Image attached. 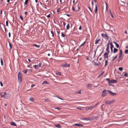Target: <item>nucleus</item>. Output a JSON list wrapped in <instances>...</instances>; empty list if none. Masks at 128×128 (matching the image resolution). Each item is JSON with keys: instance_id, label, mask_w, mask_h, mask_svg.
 <instances>
[{"instance_id": "obj_26", "label": "nucleus", "mask_w": 128, "mask_h": 128, "mask_svg": "<svg viewBox=\"0 0 128 128\" xmlns=\"http://www.w3.org/2000/svg\"><path fill=\"white\" fill-rule=\"evenodd\" d=\"M34 99L33 98H30V100L32 102L34 101Z\"/></svg>"}, {"instance_id": "obj_59", "label": "nucleus", "mask_w": 128, "mask_h": 128, "mask_svg": "<svg viewBox=\"0 0 128 128\" xmlns=\"http://www.w3.org/2000/svg\"><path fill=\"white\" fill-rule=\"evenodd\" d=\"M46 101H48V98L46 99H44Z\"/></svg>"}, {"instance_id": "obj_16", "label": "nucleus", "mask_w": 128, "mask_h": 128, "mask_svg": "<svg viewBox=\"0 0 128 128\" xmlns=\"http://www.w3.org/2000/svg\"><path fill=\"white\" fill-rule=\"evenodd\" d=\"M98 10V7L97 6L96 4L95 9L94 11L95 12L97 13Z\"/></svg>"}, {"instance_id": "obj_33", "label": "nucleus", "mask_w": 128, "mask_h": 128, "mask_svg": "<svg viewBox=\"0 0 128 128\" xmlns=\"http://www.w3.org/2000/svg\"><path fill=\"white\" fill-rule=\"evenodd\" d=\"M94 64L95 65L99 66L100 65V64H99L98 63H96V62H94Z\"/></svg>"}, {"instance_id": "obj_53", "label": "nucleus", "mask_w": 128, "mask_h": 128, "mask_svg": "<svg viewBox=\"0 0 128 128\" xmlns=\"http://www.w3.org/2000/svg\"><path fill=\"white\" fill-rule=\"evenodd\" d=\"M20 18L22 20H23V18L21 15L20 17Z\"/></svg>"}, {"instance_id": "obj_47", "label": "nucleus", "mask_w": 128, "mask_h": 128, "mask_svg": "<svg viewBox=\"0 0 128 128\" xmlns=\"http://www.w3.org/2000/svg\"><path fill=\"white\" fill-rule=\"evenodd\" d=\"M128 74V73L127 72H126L124 74V76H127Z\"/></svg>"}, {"instance_id": "obj_44", "label": "nucleus", "mask_w": 128, "mask_h": 128, "mask_svg": "<svg viewBox=\"0 0 128 128\" xmlns=\"http://www.w3.org/2000/svg\"><path fill=\"white\" fill-rule=\"evenodd\" d=\"M104 73V72H102V73L101 74H100V75L99 76H102V75Z\"/></svg>"}, {"instance_id": "obj_12", "label": "nucleus", "mask_w": 128, "mask_h": 128, "mask_svg": "<svg viewBox=\"0 0 128 128\" xmlns=\"http://www.w3.org/2000/svg\"><path fill=\"white\" fill-rule=\"evenodd\" d=\"M101 40L100 39H96L95 41V44H98L99 42Z\"/></svg>"}, {"instance_id": "obj_4", "label": "nucleus", "mask_w": 128, "mask_h": 128, "mask_svg": "<svg viewBox=\"0 0 128 128\" xmlns=\"http://www.w3.org/2000/svg\"><path fill=\"white\" fill-rule=\"evenodd\" d=\"M115 101V100H113L110 101H106V104H112Z\"/></svg>"}, {"instance_id": "obj_36", "label": "nucleus", "mask_w": 128, "mask_h": 128, "mask_svg": "<svg viewBox=\"0 0 128 128\" xmlns=\"http://www.w3.org/2000/svg\"><path fill=\"white\" fill-rule=\"evenodd\" d=\"M125 53L126 54H128V50H125Z\"/></svg>"}, {"instance_id": "obj_49", "label": "nucleus", "mask_w": 128, "mask_h": 128, "mask_svg": "<svg viewBox=\"0 0 128 128\" xmlns=\"http://www.w3.org/2000/svg\"><path fill=\"white\" fill-rule=\"evenodd\" d=\"M66 14V15L67 16H68V17H70L71 16V15L70 14Z\"/></svg>"}, {"instance_id": "obj_38", "label": "nucleus", "mask_w": 128, "mask_h": 128, "mask_svg": "<svg viewBox=\"0 0 128 128\" xmlns=\"http://www.w3.org/2000/svg\"><path fill=\"white\" fill-rule=\"evenodd\" d=\"M86 42V41H84V42L83 44H81L80 46L81 47V46H83V45H84V44Z\"/></svg>"}, {"instance_id": "obj_9", "label": "nucleus", "mask_w": 128, "mask_h": 128, "mask_svg": "<svg viewBox=\"0 0 128 128\" xmlns=\"http://www.w3.org/2000/svg\"><path fill=\"white\" fill-rule=\"evenodd\" d=\"M117 82L116 80H110V84H109V85H111L112 83H116Z\"/></svg>"}, {"instance_id": "obj_27", "label": "nucleus", "mask_w": 128, "mask_h": 128, "mask_svg": "<svg viewBox=\"0 0 128 128\" xmlns=\"http://www.w3.org/2000/svg\"><path fill=\"white\" fill-rule=\"evenodd\" d=\"M29 0H26L24 3V5H26L27 4Z\"/></svg>"}, {"instance_id": "obj_58", "label": "nucleus", "mask_w": 128, "mask_h": 128, "mask_svg": "<svg viewBox=\"0 0 128 128\" xmlns=\"http://www.w3.org/2000/svg\"><path fill=\"white\" fill-rule=\"evenodd\" d=\"M72 10L74 11H75V9L74 7H72Z\"/></svg>"}, {"instance_id": "obj_29", "label": "nucleus", "mask_w": 128, "mask_h": 128, "mask_svg": "<svg viewBox=\"0 0 128 128\" xmlns=\"http://www.w3.org/2000/svg\"><path fill=\"white\" fill-rule=\"evenodd\" d=\"M122 50H120V60L122 59Z\"/></svg>"}, {"instance_id": "obj_56", "label": "nucleus", "mask_w": 128, "mask_h": 128, "mask_svg": "<svg viewBox=\"0 0 128 128\" xmlns=\"http://www.w3.org/2000/svg\"><path fill=\"white\" fill-rule=\"evenodd\" d=\"M10 35H11V34H10V33L9 32V33H8V36H9V38L10 37Z\"/></svg>"}, {"instance_id": "obj_8", "label": "nucleus", "mask_w": 128, "mask_h": 128, "mask_svg": "<svg viewBox=\"0 0 128 128\" xmlns=\"http://www.w3.org/2000/svg\"><path fill=\"white\" fill-rule=\"evenodd\" d=\"M62 66L63 67H69L70 66V64H62Z\"/></svg>"}, {"instance_id": "obj_20", "label": "nucleus", "mask_w": 128, "mask_h": 128, "mask_svg": "<svg viewBox=\"0 0 128 128\" xmlns=\"http://www.w3.org/2000/svg\"><path fill=\"white\" fill-rule=\"evenodd\" d=\"M22 78H18V81L20 83L22 81Z\"/></svg>"}, {"instance_id": "obj_28", "label": "nucleus", "mask_w": 128, "mask_h": 128, "mask_svg": "<svg viewBox=\"0 0 128 128\" xmlns=\"http://www.w3.org/2000/svg\"><path fill=\"white\" fill-rule=\"evenodd\" d=\"M106 80L108 81V84H110V80L108 78H106Z\"/></svg>"}, {"instance_id": "obj_50", "label": "nucleus", "mask_w": 128, "mask_h": 128, "mask_svg": "<svg viewBox=\"0 0 128 128\" xmlns=\"http://www.w3.org/2000/svg\"><path fill=\"white\" fill-rule=\"evenodd\" d=\"M100 103V102H98L94 106V107L97 106L98 104Z\"/></svg>"}, {"instance_id": "obj_48", "label": "nucleus", "mask_w": 128, "mask_h": 128, "mask_svg": "<svg viewBox=\"0 0 128 128\" xmlns=\"http://www.w3.org/2000/svg\"><path fill=\"white\" fill-rule=\"evenodd\" d=\"M6 26H8V21H6Z\"/></svg>"}, {"instance_id": "obj_40", "label": "nucleus", "mask_w": 128, "mask_h": 128, "mask_svg": "<svg viewBox=\"0 0 128 128\" xmlns=\"http://www.w3.org/2000/svg\"><path fill=\"white\" fill-rule=\"evenodd\" d=\"M51 34H52V36L53 37H54V34L53 32L52 31H51Z\"/></svg>"}, {"instance_id": "obj_32", "label": "nucleus", "mask_w": 128, "mask_h": 128, "mask_svg": "<svg viewBox=\"0 0 128 128\" xmlns=\"http://www.w3.org/2000/svg\"><path fill=\"white\" fill-rule=\"evenodd\" d=\"M110 46H111V47L110 48H113L114 47V46L112 44V42H111L110 43Z\"/></svg>"}, {"instance_id": "obj_19", "label": "nucleus", "mask_w": 128, "mask_h": 128, "mask_svg": "<svg viewBox=\"0 0 128 128\" xmlns=\"http://www.w3.org/2000/svg\"><path fill=\"white\" fill-rule=\"evenodd\" d=\"M96 118V116H92V117H91L90 118V120H92L94 119H95Z\"/></svg>"}, {"instance_id": "obj_51", "label": "nucleus", "mask_w": 128, "mask_h": 128, "mask_svg": "<svg viewBox=\"0 0 128 128\" xmlns=\"http://www.w3.org/2000/svg\"><path fill=\"white\" fill-rule=\"evenodd\" d=\"M82 26H80L79 27V30H82Z\"/></svg>"}, {"instance_id": "obj_11", "label": "nucleus", "mask_w": 128, "mask_h": 128, "mask_svg": "<svg viewBox=\"0 0 128 128\" xmlns=\"http://www.w3.org/2000/svg\"><path fill=\"white\" fill-rule=\"evenodd\" d=\"M74 125L77 126L78 127H83V126L81 124H74Z\"/></svg>"}, {"instance_id": "obj_15", "label": "nucleus", "mask_w": 128, "mask_h": 128, "mask_svg": "<svg viewBox=\"0 0 128 128\" xmlns=\"http://www.w3.org/2000/svg\"><path fill=\"white\" fill-rule=\"evenodd\" d=\"M81 120H90V118H83L81 119Z\"/></svg>"}, {"instance_id": "obj_31", "label": "nucleus", "mask_w": 128, "mask_h": 128, "mask_svg": "<svg viewBox=\"0 0 128 128\" xmlns=\"http://www.w3.org/2000/svg\"><path fill=\"white\" fill-rule=\"evenodd\" d=\"M109 11L110 12V15L111 16L112 18H114V16H113L111 12V10L110 9L109 10Z\"/></svg>"}, {"instance_id": "obj_46", "label": "nucleus", "mask_w": 128, "mask_h": 128, "mask_svg": "<svg viewBox=\"0 0 128 128\" xmlns=\"http://www.w3.org/2000/svg\"><path fill=\"white\" fill-rule=\"evenodd\" d=\"M56 74H58V75H61V73L60 72H58L57 73H56Z\"/></svg>"}, {"instance_id": "obj_35", "label": "nucleus", "mask_w": 128, "mask_h": 128, "mask_svg": "<svg viewBox=\"0 0 128 128\" xmlns=\"http://www.w3.org/2000/svg\"><path fill=\"white\" fill-rule=\"evenodd\" d=\"M61 36L63 37H64L66 36L62 32L61 33Z\"/></svg>"}, {"instance_id": "obj_18", "label": "nucleus", "mask_w": 128, "mask_h": 128, "mask_svg": "<svg viewBox=\"0 0 128 128\" xmlns=\"http://www.w3.org/2000/svg\"><path fill=\"white\" fill-rule=\"evenodd\" d=\"M94 106H90L88 108V109L89 110H91L94 107Z\"/></svg>"}, {"instance_id": "obj_39", "label": "nucleus", "mask_w": 128, "mask_h": 128, "mask_svg": "<svg viewBox=\"0 0 128 128\" xmlns=\"http://www.w3.org/2000/svg\"><path fill=\"white\" fill-rule=\"evenodd\" d=\"M9 44L10 46V49H12V45L11 44L10 42H9Z\"/></svg>"}, {"instance_id": "obj_7", "label": "nucleus", "mask_w": 128, "mask_h": 128, "mask_svg": "<svg viewBox=\"0 0 128 128\" xmlns=\"http://www.w3.org/2000/svg\"><path fill=\"white\" fill-rule=\"evenodd\" d=\"M108 53H106V52H105L104 55V59H106L108 58Z\"/></svg>"}, {"instance_id": "obj_10", "label": "nucleus", "mask_w": 128, "mask_h": 128, "mask_svg": "<svg viewBox=\"0 0 128 128\" xmlns=\"http://www.w3.org/2000/svg\"><path fill=\"white\" fill-rule=\"evenodd\" d=\"M42 65V64L40 62L39 63V64L36 65V69L40 67Z\"/></svg>"}, {"instance_id": "obj_42", "label": "nucleus", "mask_w": 128, "mask_h": 128, "mask_svg": "<svg viewBox=\"0 0 128 128\" xmlns=\"http://www.w3.org/2000/svg\"><path fill=\"white\" fill-rule=\"evenodd\" d=\"M60 8H58L57 10V11L58 12H59L60 11Z\"/></svg>"}, {"instance_id": "obj_61", "label": "nucleus", "mask_w": 128, "mask_h": 128, "mask_svg": "<svg viewBox=\"0 0 128 128\" xmlns=\"http://www.w3.org/2000/svg\"><path fill=\"white\" fill-rule=\"evenodd\" d=\"M106 9L107 10H108V6H107V3H106Z\"/></svg>"}, {"instance_id": "obj_14", "label": "nucleus", "mask_w": 128, "mask_h": 128, "mask_svg": "<svg viewBox=\"0 0 128 128\" xmlns=\"http://www.w3.org/2000/svg\"><path fill=\"white\" fill-rule=\"evenodd\" d=\"M18 78H22V74L20 72H19L18 73Z\"/></svg>"}, {"instance_id": "obj_45", "label": "nucleus", "mask_w": 128, "mask_h": 128, "mask_svg": "<svg viewBox=\"0 0 128 128\" xmlns=\"http://www.w3.org/2000/svg\"><path fill=\"white\" fill-rule=\"evenodd\" d=\"M119 58H120L118 60V62H119L120 61V53H119Z\"/></svg>"}, {"instance_id": "obj_37", "label": "nucleus", "mask_w": 128, "mask_h": 128, "mask_svg": "<svg viewBox=\"0 0 128 128\" xmlns=\"http://www.w3.org/2000/svg\"><path fill=\"white\" fill-rule=\"evenodd\" d=\"M22 72L25 74H26L27 72V70H24L22 71Z\"/></svg>"}, {"instance_id": "obj_5", "label": "nucleus", "mask_w": 128, "mask_h": 128, "mask_svg": "<svg viewBox=\"0 0 128 128\" xmlns=\"http://www.w3.org/2000/svg\"><path fill=\"white\" fill-rule=\"evenodd\" d=\"M107 92L109 94H110L112 96H114L116 94V93H113L110 90H108L107 91Z\"/></svg>"}, {"instance_id": "obj_63", "label": "nucleus", "mask_w": 128, "mask_h": 128, "mask_svg": "<svg viewBox=\"0 0 128 128\" xmlns=\"http://www.w3.org/2000/svg\"><path fill=\"white\" fill-rule=\"evenodd\" d=\"M88 8H89L90 9V11H91V12H92V10H91V8H90V7H88Z\"/></svg>"}, {"instance_id": "obj_64", "label": "nucleus", "mask_w": 128, "mask_h": 128, "mask_svg": "<svg viewBox=\"0 0 128 128\" xmlns=\"http://www.w3.org/2000/svg\"><path fill=\"white\" fill-rule=\"evenodd\" d=\"M57 97H58V98H59V99H61V100H63V99H62V98H60V97H58V96H57Z\"/></svg>"}, {"instance_id": "obj_43", "label": "nucleus", "mask_w": 128, "mask_h": 128, "mask_svg": "<svg viewBox=\"0 0 128 128\" xmlns=\"http://www.w3.org/2000/svg\"><path fill=\"white\" fill-rule=\"evenodd\" d=\"M116 47L117 48H118L119 47V45L118 44H117V43H116Z\"/></svg>"}, {"instance_id": "obj_41", "label": "nucleus", "mask_w": 128, "mask_h": 128, "mask_svg": "<svg viewBox=\"0 0 128 128\" xmlns=\"http://www.w3.org/2000/svg\"><path fill=\"white\" fill-rule=\"evenodd\" d=\"M47 84V82L46 81H44L42 83V84Z\"/></svg>"}, {"instance_id": "obj_62", "label": "nucleus", "mask_w": 128, "mask_h": 128, "mask_svg": "<svg viewBox=\"0 0 128 128\" xmlns=\"http://www.w3.org/2000/svg\"><path fill=\"white\" fill-rule=\"evenodd\" d=\"M124 33H125L126 34H127V30H125V31Z\"/></svg>"}, {"instance_id": "obj_52", "label": "nucleus", "mask_w": 128, "mask_h": 128, "mask_svg": "<svg viewBox=\"0 0 128 128\" xmlns=\"http://www.w3.org/2000/svg\"><path fill=\"white\" fill-rule=\"evenodd\" d=\"M52 2V3L53 2V0H50L49 1L50 4L51 3V2Z\"/></svg>"}, {"instance_id": "obj_22", "label": "nucleus", "mask_w": 128, "mask_h": 128, "mask_svg": "<svg viewBox=\"0 0 128 128\" xmlns=\"http://www.w3.org/2000/svg\"><path fill=\"white\" fill-rule=\"evenodd\" d=\"M118 50L116 48H114V53H115L116 52H118Z\"/></svg>"}, {"instance_id": "obj_6", "label": "nucleus", "mask_w": 128, "mask_h": 128, "mask_svg": "<svg viewBox=\"0 0 128 128\" xmlns=\"http://www.w3.org/2000/svg\"><path fill=\"white\" fill-rule=\"evenodd\" d=\"M109 43H108L107 44V47L106 49V51L107 52L106 53H109L110 52V51L109 50Z\"/></svg>"}, {"instance_id": "obj_57", "label": "nucleus", "mask_w": 128, "mask_h": 128, "mask_svg": "<svg viewBox=\"0 0 128 128\" xmlns=\"http://www.w3.org/2000/svg\"><path fill=\"white\" fill-rule=\"evenodd\" d=\"M28 13V12H24V14H25V15L26 16L27 15V14Z\"/></svg>"}, {"instance_id": "obj_13", "label": "nucleus", "mask_w": 128, "mask_h": 128, "mask_svg": "<svg viewBox=\"0 0 128 128\" xmlns=\"http://www.w3.org/2000/svg\"><path fill=\"white\" fill-rule=\"evenodd\" d=\"M0 27L1 29H2V27L4 28H6L5 26L4 25V24L2 23H0Z\"/></svg>"}, {"instance_id": "obj_34", "label": "nucleus", "mask_w": 128, "mask_h": 128, "mask_svg": "<svg viewBox=\"0 0 128 128\" xmlns=\"http://www.w3.org/2000/svg\"><path fill=\"white\" fill-rule=\"evenodd\" d=\"M108 62V60H106L105 61V64L104 65V66H106L108 65V64H107V62Z\"/></svg>"}, {"instance_id": "obj_55", "label": "nucleus", "mask_w": 128, "mask_h": 128, "mask_svg": "<svg viewBox=\"0 0 128 128\" xmlns=\"http://www.w3.org/2000/svg\"><path fill=\"white\" fill-rule=\"evenodd\" d=\"M60 107L56 108H55V109H58L59 110H60Z\"/></svg>"}, {"instance_id": "obj_25", "label": "nucleus", "mask_w": 128, "mask_h": 128, "mask_svg": "<svg viewBox=\"0 0 128 128\" xmlns=\"http://www.w3.org/2000/svg\"><path fill=\"white\" fill-rule=\"evenodd\" d=\"M32 46H36V47L38 48L40 47V45H38L35 44H33Z\"/></svg>"}, {"instance_id": "obj_23", "label": "nucleus", "mask_w": 128, "mask_h": 128, "mask_svg": "<svg viewBox=\"0 0 128 128\" xmlns=\"http://www.w3.org/2000/svg\"><path fill=\"white\" fill-rule=\"evenodd\" d=\"M10 124L12 125L16 126V124L13 122H11Z\"/></svg>"}, {"instance_id": "obj_54", "label": "nucleus", "mask_w": 128, "mask_h": 128, "mask_svg": "<svg viewBox=\"0 0 128 128\" xmlns=\"http://www.w3.org/2000/svg\"><path fill=\"white\" fill-rule=\"evenodd\" d=\"M0 84L1 86H3V85L2 84V82H0Z\"/></svg>"}, {"instance_id": "obj_3", "label": "nucleus", "mask_w": 128, "mask_h": 128, "mask_svg": "<svg viewBox=\"0 0 128 128\" xmlns=\"http://www.w3.org/2000/svg\"><path fill=\"white\" fill-rule=\"evenodd\" d=\"M107 91H108V90H106V89L104 90L102 92V96L103 97L105 96L107 94L106 92Z\"/></svg>"}, {"instance_id": "obj_2", "label": "nucleus", "mask_w": 128, "mask_h": 128, "mask_svg": "<svg viewBox=\"0 0 128 128\" xmlns=\"http://www.w3.org/2000/svg\"><path fill=\"white\" fill-rule=\"evenodd\" d=\"M101 35L106 40H108L109 39L108 36L106 34L102 33Z\"/></svg>"}, {"instance_id": "obj_30", "label": "nucleus", "mask_w": 128, "mask_h": 128, "mask_svg": "<svg viewBox=\"0 0 128 128\" xmlns=\"http://www.w3.org/2000/svg\"><path fill=\"white\" fill-rule=\"evenodd\" d=\"M0 62H1V65L2 66H3V61L2 58L0 59Z\"/></svg>"}, {"instance_id": "obj_24", "label": "nucleus", "mask_w": 128, "mask_h": 128, "mask_svg": "<svg viewBox=\"0 0 128 128\" xmlns=\"http://www.w3.org/2000/svg\"><path fill=\"white\" fill-rule=\"evenodd\" d=\"M70 28V24H68L66 26V28L67 30H68Z\"/></svg>"}, {"instance_id": "obj_21", "label": "nucleus", "mask_w": 128, "mask_h": 128, "mask_svg": "<svg viewBox=\"0 0 128 128\" xmlns=\"http://www.w3.org/2000/svg\"><path fill=\"white\" fill-rule=\"evenodd\" d=\"M92 86V84H88L87 87L88 88H90Z\"/></svg>"}, {"instance_id": "obj_60", "label": "nucleus", "mask_w": 128, "mask_h": 128, "mask_svg": "<svg viewBox=\"0 0 128 128\" xmlns=\"http://www.w3.org/2000/svg\"><path fill=\"white\" fill-rule=\"evenodd\" d=\"M47 17L48 18H50V14H48V16H47Z\"/></svg>"}, {"instance_id": "obj_17", "label": "nucleus", "mask_w": 128, "mask_h": 128, "mask_svg": "<svg viewBox=\"0 0 128 128\" xmlns=\"http://www.w3.org/2000/svg\"><path fill=\"white\" fill-rule=\"evenodd\" d=\"M55 126L56 127L58 128H61V126L60 125V124H56L55 125Z\"/></svg>"}, {"instance_id": "obj_1", "label": "nucleus", "mask_w": 128, "mask_h": 128, "mask_svg": "<svg viewBox=\"0 0 128 128\" xmlns=\"http://www.w3.org/2000/svg\"><path fill=\"white\" fill-rule=\"evenodd\" d=\"M0 95L2 98L8 99V98L9 94L6 92H2L0 93Z\"/></svg>"}]
</instances>
